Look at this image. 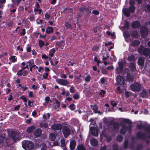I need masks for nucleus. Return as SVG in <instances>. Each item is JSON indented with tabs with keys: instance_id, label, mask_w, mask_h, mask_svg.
Masks as SVG:
<instances>
[{
	"instance_id": "f257e3e1",
	"label": "nucleus",
	"mask_w": 150,
	"mask_h": 150,
	"mask_svg": "<svg viewBox=\"0 0 150 150\" xmlns=\"http://www.w3.org/2000/svg\"><path fill=\"white\" fill-rule=\"evenodd\" d=\"M22 146L25 150H32L34 148V144L32 141L25 140L22 142Z\"/></svg>"
},
{
	"instance_id": "f03ea898",
	"label": "nucleus",
	"mask_w": 150,
	"mask_h": 150,
	"mask_svg": "<svg viewBox=\"0 0 150 150\" xmlns=\"http://www.w3.org/2000/svg\"><path fill=\"white\" fill-rule=\"evenodd\" d=\"M135 10V6H129L128 8H123L122 10V12L126 17H128L130 15V13H134Z\"/></svg>"
},
{
	"instance_id": "7ed1b4c3",
	"label": "nucleus",
	"mask_w": 150,
	"mask_h": 150,
	"mask_svg": "<svg viewBox=\"0 0 150 150\" xmlns=\"http://www.w3.org/2000/svg\"><path fill=\"white\" fill-rule=\"evenodd\" d=\"M137 52L140 54H142L146 57H148L150 54V49L145 48L143 49V47L141 45L137 50Z\"/></svg>"
},
{
	"instance_id": "20e7f679",
	"label": "nucleus",
	"mask_w": 150,
	"mask_h": 150,
	"mask_svg": "<svg viewBox=\"0 0 150 150\" xmlns=\"http://www.w3.org/2000/svg\"><path fill=\"white\" fill-rule=\"evenodd\" d=\"M132 126L131 125H129L128 126L125 125H123L120 130V132L122 134H124L127 131L129 132H131L132 131Z\"/></svg>"
},
{
	"instance_id": "39448f33",
	"label": "nucleus",
	"mask_w": 150,
	"mask_h": 150,
	"mask_svg": "<svg viewBox=\"0 0 150 150\" xmlns=\"http://www.w3.org/2000/svg\"><path fill=\"white\" fill-rule=\"evenodd\" d=\"M8 134L13 141H16L19 139V137L18 133L14 130L8 131Z\"/></svg>"
},
{
	"instance_id": "423d86ee",
	"label": "nucleus",
	"mask_w": 150,
	"mask_h": 150,
	"mask_svg": "<svg viewBox=\"0 0 150 150\" xmlns=\"http://www.w3.org/2000/svg\"><path fill=\"white\" fill-rule=\"evenodd\" d=\"M131 90L133 91H139L142 89L141 86L138 83L135 82L131 85Z\"/></svg>"
},
{
	"instance_id": "0eeeda50",
	"label": "nucleus",
	"mask_w": 150,
	"mask_h": 150,
	"mask_svg": "<svg viewBox=\"0 0 150 150\" xmlns=\"http://www.w3.org/2000/svg\"><path fill=\"white\" fill-rule=\"evenodd\" d=\"M62 132L65 138H67L70 133V130L69 127L66 126L62 128Z\"/></svg>"
},
{
	"instance_id": "6e6552de",
	"label": "nucleus",
	"mask_w": 150,
	"mask_h": 150,
	"mask_svg": "<svg viewBox=\"0 0 150 150\" xmlns=\"http://www.w3.org/2000/svg\"><path fill=\"white\" fill-rule=\"evenodd\" d=\"M123 74L124 75L127 74L126 79L128 81H130L133 80V78L131 76L130 71L128 68H125L124 69Z\"/></svg>"
},
{
	"instance_id": "1a4fd4ad",
	"label": "nucleus",
	"mask_w": 150,
	"mask_h": 150,
	"mask_svg": "<svg viewBox=\"0 0 150 150\" xmlns=\"http://www.w3.org/2000/svg\"><path fill=\"white\" fill-rule=\"evenodd\" d=\"M136 137L138 139L146 140L147 138H150V136L147 137L146 134L141 132H138L136 134Z\"/></svg>"
},
{
	"instance_id": "9d476101",
	"label": "nucleus",
	"mask_w": 150,
	"mask_h": 150,
	"mask_svg": "<svg viewBox=\"0 0 150 150\" xmlns=\"http://www.w3.org/2000/svg\"><path fill=\"white\" fill-rule=\"evenodd\" d=\"M116 83L115 85H123L125 83V81L123 77L120 75H118L116 78Z\"/></svg>"
},
{
	"instance_id": "9b49d317",
	"label": "nucleus",
	"mask_w": 150,
	"mask_h": 150,
	"mask_svg": "<svg viewBox=\"0 0 150 150\" xmlns=\"http://www.w3.org/2000/svg\"><path fill=\"white\" fill-rule=\"evenodd\" d=\"M148 30L145 26H143L140 28V32L143 37H146L148 34Z\"/></svg>"
},
{
	"instance_id": "f8f14e48",
	"label": "nucleus",
	"mask_w": 150,
	"mask_h": 150,
	"mask_svg": "<svg viewBox=\"0 0 150 150\" xmlns=\"http://www.w3.org/2000/svg\"><path fill=\"white\" fill-rule=\"evenodd\" d=\"M56 81L58 83L64 86L69 84V82L67 79H58L56 80Z\"/></svg>"
},
{
	"instance_id": "ddd939ff",
	"label": "nucleus",
	"mask_w": 150,
	"mask_h": 150,
	"mask_svg": "<svg viewBox=\"0 0 150 150\" xmlns=\"http://www.w3.org/2000/svg\"><path fill=\"white\" fill-rule=\"evenodd\" d=\"M103 122L106 126H108L112 125L114 121L108 118L105 117L103 119Z\"/></svg>"
},
{
	"instance_id": "4468645a",
	"label": "nucleus",
	"mask_w": 150,
	"mask_h": 150,
	"mask_svg": "<svg viewBox=\"0 0 150 150\" xmlns=\"http://www.w3.org/2000/svg\"><path fill=\"white\" fill-rule=\"evenodd\" d=\"M141 26L140 22L138 21H133L132 24V27L134 29H137Z\"/></svg>"
},
{
	"instance_id": "2eb2a0df",
	"label": "nucleus",
	"mask_w": 150,
	"mask_h": 150,
	"mask_svg": "<svg viewBox=\"0 0 150 150\" xmlns=\"http://www.w3.org/2000/svg\"><path fill=\"white\" fill-rule=\"evenodd\" d=\"M42 134V130L40 128H39L36 129L33 132L34 135L36 138L40 137Z\"/></svg>"
},
{
	"instance_id": "dca6fc26",
	"label": "nucleus",
	"mask_w": 150,
	"mask_h": 150,
	"mask_svg": "<svg viewBox=\"0 0 150 150\" xmlns=\"http://www.w3.org/2000/svg\"><path fill=\"white\" fill-rule=\"evenodd\" d=\"M51 127L54 130H59L62 128V126L60 123H57L52 125Z\"/></svg>"
},
{
	"instance_id": "f3484780",
	"label": "nucleus",
	"mask_w": 150,
	"mask_h": 150,
	"mask_svg": "<svg viewBox=\"0 0 150 150\" xmlns=\"http://www.w3.org/2000/svg\"><path fill=\"white\" fill-rule=\"evenodd\" d=\"M140 96L142 98H148L149 97L147 92L146 90H142L140 93Z\"/></svg>"
},
{
	"instance_id": "a211bd4d",
	"label": "nucleus",
	"mask_w": 150,
	"mask_h": 150,
	"mask_svg": "<svg viewBox=\"0 0 150 150\" xmlns=\"http://www.w3.org/2000/svg\"><path fill=\"white\" fill-rule=\"evenodd\" d=\"M144 59L143 57H139L137 60L138 64L139 65L142 67L144 66Z\"/></svg>"
},
{
	"instance_id": "6ab92c4d",
	"label": "nucleus",
	"mask_w": 150,
	"mask_h": 150,
	"mask_svg": "<svg viewBox=\"0 0 150 150\" xmlns=\"http://www.w3.org/2000/svg\"><path fill=\"white\" fill-rule=\"evenodd\" d=\"M128 67L132 72H134L136 69V66L134 62H131L129 63Z\"/></svg>"
},
{
	"instance_id": "aec40b11",
	"label": "nucleus",
	"mask_w": 150,
	"mask_h": 150,
	"mask_svg": "<svg viewBox=\"0 0 150 150\" xmlns=\"http://www.w3.org/2000/svg\"><path fill=\"white\" fill-rule=\"evenodd\" d=\"M76 145V142L74 140H71L70 141L69 144V148L71 150H73L75 148Z\"/></svg>"
},
{
	"instance_id": "412c9836",
	"label": "nucleus",
	"mask_w": 150,
	"mask_h": 150,
	"mask_svg": "<svg viewBox=\"0 0 150 150\" xmlns=\"http://www.w3.org/2000/svg\"><path fill=\"white\" fill-rule=\"evenodd\" d=\"M35 128L36 127L34 125H31L27 128L26 132L28 133H30L35 130Z\"/></svg>"
},
{
	"instance_id": "4be33fe9",
	"label": "nucleus",
	"mask_w": 150,
	"mask_h": 150,
	"mask_svg": "<svg viewBox=\"0 0 150 150\" xmlns=\"http://www.w3.org/2000/svg\"><path fill=\"white\" fill-rule=\"evenodd\" d=\"M91 145L93 146H96L98 145V141L94 138L92 139L90 141Z\"/></svg>"
},
{
	"instance_id": "5701e85b",
	"label": "nucleus",
	"mask_w": 150,
	"mask_h": 150,
	"mask_svg": "<svg viewBox=\"0 0 150 150\" xmlns=\"http://www.w3.org/2000/svg\"><path fill=\"white\" fill-rule=\"evenodd\" d=\"M140 43L139 41L137 40H134L131 42V45L134 47H137L139 46Z\"/></svg>"
},
{
	"instance_id": "b1692460",
	"label": "nucleus",
	"mask_w": 150,
	"mask_h": 150,
	"mask_svg": "<svg viewBox=\"0 0 150 150\" xmlns=\"http://www.w3.org/2000/svg\"><path fill=\"white\" fill-rule=\"evenodd\" d=\"M53 28L52 27L48 26L46 29V33L47 34H49L53 32Z\"/></svg>"
},
{
	"instance_id": "393cba45",
	"label": "nucleus",
	"mask_w": 150,
	"mask_h": 150,
	"mask_svg": "<svg viewBox=\"0 0 150 150\" xmlns=\"http://www.w3.org/2000/svg\"><path fill=\"white\" fill-rule=\"evenodd\" d=\"M61 146L64 150H67V149L66 147L65 141L64 139H62L61 140Z\"/></svg>"
},
{
	"instance_id": "a878e982",
	"label": "nucleus",
	"mask_w": 150,
	"mask_h": 150,
	"mask_svg": "<svg viewBox=\"0 0 150 150\" xmlns=\"http://www.w3.org/2000/svg\"><path fill=\"white\" fill-rule=\"evenodd\" d=\"M146 125L145 124H139L138 125L136 126V127L137 129H141L142 128L144 129L145 130L146 129Z\"/></svg>"
},
{
	"instance_id": "bb28decb",
	"label": "nucleus",
	"mask_w": 150,
	"mask_h": 150,
	"mask_svg": "<svg viewBox=\"0 0 150 150\" xmlns=\"http://www.w3.org/2000/svg\"><path fill=\"white\" fill-rule=\"evenodd\" d=\"M13 23L12 21H10L7 23V26H8L7 28L8 30H11L12 29Z\"/></svg>"
},
{
	"instance_id": "cd10ccee",
	"label": "nucleus",
	"mask_w": 150,
	"mask_h": 150,
	"mask_svg": "<svg viewBox=\"0 0 150 150\" xmlns=\"http://www.w3.org/2000/svg\"><path fill=\"white\" fill-rule=\"evenodd\" d=\"M113 130H115L116 129H118L119 125V123L118 122H113Z\"/></svg>"
},
{
	"instance_id": "c85d7f7f",
	"label": "nucleus",
	"mask_w": 150,
	"mask_h": 150,
	"mask_svg": "<svg viewBox=\"0 0 150 150\" xmlns=\"http://www.w3.org/2000/svg\"><path fill=\"white\" fill-rule=\"evenodd\" d=\"M50 114L49 113H47L46 115L45 114H44L42 116L44 121L45 122L47 120V119H49L50 118Z\"/></svg>"
},
{
	"instance_id": "c756f323",
	"label": "nucleus",
	"mask_w": 150,
	"mask_h": 150,
	"mask_svg": "<svg viewBox=\"0 0 150 150\" xmlns=\"http://www.w3.org/2000/svg\"><path fill=\"white\" fill-rule=\"evenodd\" d=\"M81 75L80 74L79 76L76 77L74 80H76V81L78 83H81L82 81L81 79Z\"/></svg>"
},
{
	"instance_id": "7c9ffc66",
	"label": "nucleus",
	"mask_w": 150,
	"mask_h": 150,
	"mask_svg": "<svg viewBox=\"0 0 150 150\" xmlns=\"http://www.w3.org/2000/svg\"><path fill=\"white\" fill-rule=\"evenodd\" d=\"M49 137L50 140L51 141H53L55 139L56 136L53 133H52L50 134Z\"/></svg>"
},
{
	"instance_id": "2f4dec72",
	"label": "nucleus",
	"mask_w": 150,
	"mask_h": 150,
	"mask_svg": "<svg viewBox=\"0 0 150 150\" xmlns=\"http://www.w3.org/2000/svg\"><path fill=\"white\" fill-rule=\"evenodd\" d=\"M127 60L130 62H133L135 60V56L133 55H131L128 57Z\"/></svg>"
},
{
	"instance_id": "473e14b6",
	"label": "nucleus",
	"mask_w": 150,
	"mask_h": 150,
	"mask_svg": "<svg viewBox=\"0 0 150 150\" xmlns=\"http://www.w3.org/2000/svg\"><path fill=\"white\" fill-rule=\"evenodd\" d=\"M131 35L133 38H137L139 36V34L137 31H134L132 32Z\"/></svg>"
},
{
	"instance_id": "72a5a7b5",
	"label": "nucleus",
	"mask_w": 150,
	"mask_h": 150,
	"mask_svg": "<svg viewBox=\"0 0 150 150\" xmlns=\"http://www.w3.org/2000/svg\"><path fill=\"white\" fill-rule=\"evenodd\" d=\"M55 52V50L53 48L51 49L49 52V55L51 57H53Z\"/></svg>"
},
{
	"instance_id": "f704fd0d",
	"label": "nucleus",
	"mask_w": 150,
	"mask_h": 150,
	"mask_svg": "<svg viewBox=\"0 0 150 150\" xmlns=\"http://www.w3.org/2000/svg\"><path fill=\"white\" fill-rule=\"evenodd\" d=\"M123 69L122 68L117 67L116 68V72L117 74H119L120 73H122L123 71Z\"/></svg>"
},
{
	"instance_id": "c9c22d12",
	"label": "nucleus",
	"mask_w": 150,
	"mask_h": 150,
	"mask_svg": "<svg viewBox=\"0 0 150 150\" xmlns=\"http://www.w3.org/2000/svg\"><path fill=\"white\" fill-rule=\"evenodd\" d=\"M64 41L63 40L57 41L56 43L55 46H56L59 47L62 45V44L64 43Z\"/></svg>"
},
{
	"instance_id": "e433bc0d",
	"label": "nucleus",
	"mask_w": 150,
	"mask_h": 150,
	"mask_svg": "<svg viewBox=\"0 0 150 150\" xmlns=\"http://www.w3.org/2000/svg\"><path fill=\"white\" fill-rule=\"evenodd\" d=\"M9 60L11 62H15L17 61V58L16 56L12 55L9 58Z\"/></svg>"
},
{
	"instance_id": "4c0bfd02",
	"label": "nucleus",
	"mask_w": 150,
	"mask_h": 150,
	"mask_svg": "<svg viewBox=\"0 0 150 150\" xmlns=\"http://www.w3.org/2000/svg\"><path fill=\"white\" fill-rule=\"evenodd\" d=\"M16 8H14L13 10H10V14L12 17H15V12L16 11Z\"/></svg>"
},
{
	"instance_id": "58836bf2",
	"label": "nucleus",
	"mask_w": 150,
	"mask_h": 150,
	"mask_svg": "<svg viewBox=\"0 0 150 150\" xmlns=\"http://www.w3.org/2000/svg\"><path fill=\"white\" fill-rule=\"evenodd\" d=\"M77 148L78 150H86V148L82 144L79 145Z\"/></svg>"
},
{
	"instance_id": "ea45409f",
	"label": "nucleus",
	"mask_w": 150,
	"mask_h": 150,
	"mask_svg": "<svg viewBox=\"0 0 150 150\" xmlns=\"http://www.w3.org/2000/svg\"><path fill=\"white\" fill-rule=\"evenodd\" d=\"M93 110L94 111V112L95 113H97L98 112L99 113L100 112V111H99L98 112V108L96 105H94L93 108Z\"/></svg>"
},
{
	"instance_id": "a19ab883",
	"label": "nucleus",
	"mask_w": 150,
	"mask_h": 150,
	"mask_svg": "<svg viewBox=\"0 0 150 150\" xmlns=\"http://www.w3.org/2000/svg\"><path fill=\"white\" fill-rule=\"evenodd\" d=\"M129 23L127 21H125V24L124 26L123 27V28H127V29H129Z\"/></svg>"
},
{
	"instance_id": "79ce46f5",
	"label": "nucleus",
	"mask_w": 150,
	"mask_h": 150,
	"mask_svg": "<svg viewBox=\"0 0 150 150\" xmlns=\"http://www.w3.org/2000/svg\"><path fill=\"white\" fill-rule=\"evenodd\" d=\"M129 141L128 140H125L124 143V147L125 149H127L128 146Z\"/></svg>"
},
{
	"instance_id": "37998d69",
	"label": "nucleus",
	"mask_w": 150,
	"mask_h": 150,
	"mask_svg": "<svg viewBox=\"0 0 150 150\" xmlns=\"http://www.w3.org/2000/svg\"><path fill=\"white\" fill-rule=\"evenodd\" d=\"M116 139L117 142H121L122 140L123 137L121 135H118Z\"/></svg>"
},
{
	"instance_id": "c03bdc74",
	"label": "nucleus",
	"mask_w": 150,
	"mask_h": 150,
	"mask_svg": "<svg viewBox=\"0 0 150 150\" xmlns=\"http://www.w3.org/2000/svg\"><path fill=\"white\" fill-rule=\"evenodd\" d=\"M106 94V91L105 90L102 89L100 90V92L99 93V95L102 97H103Z\"/></svg>"
},
{
	"instance_id": "a18cd8bd",
	"label": "nucleus",
	"mask_w": 150,
	"mask_h": 150,
	"mask_svg": "<svg viewBox=\"0 0 150 150\" xmlns=\"http://www.w3.org/2000/svg\"><path fill=\"white\" fill-rule=\"evenodd\" d=\"M123 122L129 124V125H131L132 123V122L130 120L127 119H123Z\"/></svg>"
},
{
	"instance_id": "49530a36",
	"label": "nucleus",
	"mask_w": 150,
	"mask_h": 150,
	"mask_svg": "<svg viewBox=\"0 0 150 150\" xmlns=\"http://www.w3.org/2000/svg\"><path fill=\"white\" fill-rule=\"evenodd\" d=\"M64 25L67 28H72L71 25L67 22H65Z\"/></svg>"
},
{
	"instance_id": "de8ad7c7",
	"label": "nucleus",
	"mask_w": 150,
	"mask_h": 150,
	"mask_svg": "<svg viewBox=\"0 0 150 150\" xmlns=\"http://www.w3.org/2000/svg\"><path fill=\"white\" fill-rule=\"evenodd\" d=\"M69 108L71 110H74L75 108V105L74 104H71L69 106Z\"/></svg>"
},
{
	"instance_id": "09e8293b",
	"label": "nucleus",
	"mask_w": 150,
	"mask_h": 150,
	"mask_svg": "<svg viewBox=\"0 0 150 150\" xmlns=\"http://www.w3.org/2000/svg\"><path fill=\"white\" fill-rule=\"evenodd\" d=\"M112 150H118V146L116 144H115L112 146Z\"/></svg>"
},
{
	"instance_id": "8fccbe9b",
	"label": "nucleus",
	"mask_w": 150,
	"mask_h": 150,
	"mask_svg": "<svg viewBox=\"0 0 150 150\" xmlns=\"http://www.w3.org/2000/svg\"><path fill=\"white\" fill-rule=\"evenodd\" d=\"M106 141L107 142H110L112 140L111 137L109 135H108L106 137Z\"/></svg>"
},
{
	"instance_id": "3c124183",
	"label": "nucleus",
	"mask_w": 150,
	"mask_h": 150,
	"mask_svg": "<svg viewBox=\"0 0 150 150\" xmlns=\"http://www.w3.org/2000/svg\"><path fill=\"white\" fill-rule=\"evenodd\" d=\"M39 45L40 47L41 48L45 45V43L42 40H40L39 41Z\"/></svg>"
},
{
	"instance_id": "603ef678",
	"label": "nucleus",
	"mask_w": 150,
	"mask_h": 150,
	"mask_svg": "<svg viewBox=\"0 0 150 150\" xmlns=\"http://www.w3.org/2000/svg\"><path fill=\"white\" fill-rule=\"evenodd\" d=\"M27 63L29 64H28V67H30L33 66V65L34 64V62L33 61L30 60L27 62Z\"/></svg>"
},
{
	"instance_id": "864d4df0",
	"label": "nucleus",
	"mask_w": 150,
	"mask_h": 150,
	"mask_svg": "<svg viewBox=\"0 0 150 150\" xmlns=\"http://www.w3.org/2000/svg\"><path fill=\"white\" fill-rule=\"evenodd\" d=\"M118 67L123 69L124 63L122 61H119L118 62Z\"/></svg>"
},
{
	"instance_id": "5fc2aeb1",
	"label": "nucleus",
	"mask_w": 150,
	"mask_h": 150,
	"mask_svg": "<svg viewBox=\"0 0 150 150\" xmlns=\"http://www.w3.org/2000/svg\"><path fill=\"white\" fill-rule=\"evenodd\" d=\"M92 9L91 7H86V11L88 13H92L91 11Z\"/></svg>"
},
{
	"instance_id": "6e6d98bb",
	"label": "nucleus",
	"mask_w": 150,
	"mask_h": 150,
	"mask_svg": "<svg viewBox=\"0 0 150 150\" xmlns=\"http://www.w3.org/2000/svg\"><path fill=\"white\" fill-rule=\"evenodd\" d=\"M69 91L72 93H73L74 92L75 88L74 87L73 85L71 86L69 89Z\"/></svg>"
},
{
	"instance_id": "4d7b16f0",
	"label": "nucleus",
	"mask_w": 150,
	"mask_h": 150,
	"mask_svg": "<svg viewBox=\"0 0 150 150\" xmlns=\"http://www.w3.org/2000/svg\"><path fill=\"white\" fill-rule=\"evenodd\" d=\"M11 1L13 4L16 5L17 6H18L20 4V2L18 0H11Z\"/></svg>"
},
{
	"instance_id": "13d9d810",
	"label": "nucleus",
	"mask_w": 150,
	"mask_h": 150,
	"mask_svg": "<svg viewBox=\"0 0 150 150\" xmlns=\"http://www.w3.org/2000/svg\"><path fill=\"white\" fill-rule=\"evenodd\" d=\"M73 98L74 99L77 100L79 98L80 96L78 93H76L73 95Z\"/></svg>"
},
{
	"instance_id": "bf43d9fd",
	"label": "nucleus",
	"mask_w": 150,
	"mask_h": 150,
	"mask_svg": "<svg viewBox=\"0 0 150 150\" xmlns=\"http://www.w3.org/2000/svg\"><path fill=\"white\" fill-rule=\"evenodd\" d=\"M92 14H93L95 15H98L100 14L99 12L97 10H93L92 12Z\"/></svg>"
},
{
	"instance_id": "052dcab7",
	"label": "nucleus",
	"mask_w": 150,
	"mask_h": 150,
	"mask_svg": "<svg viewBox=\"0 0 150 150\" xmlns=\"http://www.w3.org/2000/svg\"><path fill=\"white\" fill-rule=\"evenodd\" d=\"M91 133L92 134L95 136H98V132L97 129H96L95 131V130L94 132L92 130L91 131Z\"/></svg>"
},
{
	"instance_id": "680f3d73",
	"label": "nucleus",
	"mask_w": 150,
	"mask_h": 150,
	"mask_svg": "<svg viewBox=\"0 0 150 150\" xmlns=\"http://www.w3.org/2000/svg\"><path fill=\"white\" fill-rule=\"evenodd\" d=\"M86 7L83 6V7L79 8V10L81 12H83L84 11H86Z\"/></svg>"
},
{
	"instance_id": "e2e57ef3",
	"label": "nucleus",
	"mask_w": 150,
	"mask_h": 150,
	"mask_svg": "<svg viewBox=\"0 0 150 150\" xmlns=\"http://www.w3.org/2000/svg\"><path fill=\"white\" fill-rule=\"evenodd\" d=\"M143 146L141 144H139L137 145L136 150H141L143 149Z\"/></svg>"
},
{
	"instance_id": "0e129e2a",
	"label": "nucleus",
	"mask_w": 150,
	"mask_h": 150,
	"mask_svg": "<svg viewBox=\"0 0 150 150\" xmlns=\"http://www.w3.org/2000/svg\"><path fill=\"white\" fill-rule=\"evenodd\" d=\"M91 76L90 75H88L86 76L85 78V81L86 82H89L91 79Z\"/></svg>"
},
{
	"instance_id": "69168bd1",
	"label": "nucleus",
	"mask_w": 150,
	"mask_h": 150,
	"mask_svg": "<svg viewBox=\"0 0 150 150\" xmlns=\"http://www.w3.org/2000/svg\"><path fill=\"white\" fill-rule=\"evenodd\" d=\"M48 76V73L47 72H45L42 75V77L44 79H46L47 78Z\"/></svg>"
},
{
	"instance_id": "338daca9",
	"label": "nucleus",
	"mask_w": 150,
	"mask_h": 150,
	"mask_svg": "<svg viewBox=\"0 0 150 150\" xmlns=\"http://www.w3.org/2000/svg\"><path fill=\"white\" fill-rule=\"evenodd\" d=\"M22 71L23 70L22 69H20L18 71L17 74L18 76H21L23 75V73L22 72Z\"/></svg>"
},
{
	"instance_id": "774afa93",
	"label": "nucleus",
	"mask_w": 150,
	"mask_h": 150,
	"mask_svg": "<svg viewBox=\"0 0 150 150\" xmlns=\"http://www.w3.org/2000/svg\"><path fill=\"white\" fill-rule=\"evenodd\" d=\"M100 83L102 84H104L105 83V80L104 77H103L100 79Z\"/></svg>"
}]
</instances>
